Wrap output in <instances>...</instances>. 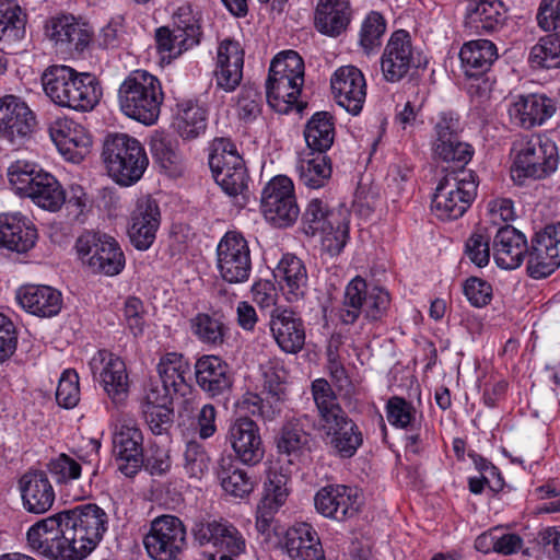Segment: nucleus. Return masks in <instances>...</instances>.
<instances>
[{
  "label": "nucleus",
  "instance_id": "2f4dec72",
  "mask_svg": "<svg viewBox=\"0 0 560 560\" xmlns=\"http://www.w3.org/2000/svg\"><path fill=\"white\" fill-rule=\"evenodd\" d=\"M16 298L24 310L38 317H54L62 308L60 291L50 285H24L18 291Z\"/></svg>",
  "mask_w": 560,
  "mask_h": 560
},
{
  "label": "nucleus",
  "instance_id": "f8f14e48",
  "mask_svg": "<svg viewBox=\"0 0 560 560\" xmlns=\"http://www.w3.org/2000/svg\"><path fill=\"white\" fill-rule=\"evenodd\" d=\"M89 366L98 380L107 397L115 406L126 402L130 390V380L125 361L117 354L102 349L90 360Z\"/></svg>",
  "mask_w": 560,
  "mask_h": 560
},
{
  "label": "nucleus",
  "instance_id": "c03bdc74",
  "mask_svg": "<svg viewBox=\"0 0 560 560\" xmlns=\"http://www.w3.org/2000/svg\"><path fill=\"white\" fill-rule=\"evenodd\" d=\"M158 373L165 387L175 394L186 395L189 388L186 382L189 364L183 354L176 352L164 354L158 364Z\"/></svg>",
  "mask_w": 560,
  "mask_h": 560
},
{
  "label": "nucleus",
  "instance_id": "9b49d317",
  "mask_svg": "<svg viewBox=\"0 0 560 560\" xmlns=\"http://www.w3.org/2000/svg\"><path fill=\"white\" fill-rule=\"evenodd\" d=\"M261 213L276 228L291 226L300 215V208L291 178L278 175L261 191Z\"/></svg>",
  "mask_w": 560,
  "mask_h": 560
},
{
  "label": "nucleus",
  "instance_id": "338daca9",
  "mask_svg": "<svg viewBox=\"0 0 560 560\" xmlns=\"http://www.w3.org/2000/svg\"><path fill=\"white\" fill-rule=\"evenodd\" d=\"M47 469L59 485H68L79 479L82 472L80 463L65 453L51 458Z\"/></svg>",
  "mask_w": 560,
  "mask_h": 560
},
{
  "label": "nucleus",
  "instance_id": "6e6d98bb",
  "mask_svg": "<svg viewBox=\"0 0 560 560\" xmlns=\"http://www.w3.org/2000/svg\"><path fill=\"white\" fill-rule=\"evenodd\" d=\"M432 150L436 159L462 165L467 164L474 154L471 145L460 141L459 136L433 141Z\"/></svg>",
  "mask_w": 560,
  "mask_h": 560
},
{
  "label": "nucleus",
  "instance_id": "c9c22d12",
  "mask_svg": "<svg viewBox=\"0 0 560 560\" xmlns=\"http://www.w3.org/2000/svg\"><path fill=\"white\" fill-rule=\"evenodd\" d=\"M273 275L289 302H296L305 296L308 276L306 267L300 258L290 254L284 255Z\"/></svg>",
  "mask_w": 560,
  "mask_h": 560
},
{
  "label": "nucleus",
  "instance_id": "8fccbe9b",
  "mask_svg": "<svg viewBox=\"0 0 560 560\" xmlns=\"http://www.w3.org/2000/svg\"><path fill=\"white\" fill-rule=\"evenodd\" d=\"M72 75H74V69L65 65L50 66L43 72L44 92L54 104L62 107Z\"/></svg>",
  "mask_w": 560,
  "mask_h": 560
},
{
  "label": "nucleus",
  "instance_id": "a211bd4d",
  "mask_svg": "<svg viewBox=\"0 0 560 560\" xmlns=\"http://www.w3.org/2000/svg\"><path fill=\"white\" fill-rule=\"evenodd\" d=\"M113 452L118 469L125 476L133 477L144 464L141 430L129 422L117 425L113 435Z\"/></svg>",
  "mask_w": 560,
  "mask_h": 560
},
{
  "label": "nucleus",
  "instance_id": "4d7b16f0",
  "mask_svg": "<svg viewBox=\"0 0 560 560\" xmlns=\"http://www.w3.org/2000/svg\"><path fill=\"white\" fill-rule=\"evenodd\" d=\"M530 61L541 68L560 67V33L542 37L530 50Z\"/></svg>",
  "mask_w": 560,
  "mask_h": 560
},
{
  "label": "nucleus",
  "instance_id": "4c0bfd02",
  "mask_svg": "<svg viewBox=\"0 0 560 560\" xmlns=\"http://www.w3.org/2000/svg\"><path fill=\"white\" fill-rule=\"evenodd\" d=\"M350 19L351 9L348 0H318L314 24L319 33L337 37L347 30Z\"/></svg>",
  "mask_w": 560,
  "mask_h": 560
},
{
  "label": "nucleus",
  "instance_id": "393cba45",
  "mask_svg": "<svg viewBox=\"0 0 560 560\" xmlns=\"http://www.w3.org/2000/svg\"><path fill=\"white\" fill-rule=\"evenodd\" d=\"M556 112L555 101L545 94L518 95L509 107L513 124L530 129L542 125Z\"/></svg>",
  "mask_w": 560,
  "mask_h": 560
},
{
  "label": "nucleus",
  "instance_id": "b1692460",
  "mask_svg": "<svg viewBox=\"0 0 560 560\" xmlns=\"http://www.w3.org/2000/svg\"><path fill=\"white\" fill-rule=\"evenodd\" d=\"M289 479L290 477L281 468L271 467L268 470L265 493L256 512V527L260 533L269 529L275 513L287 501Z\"/></svg>",
  "mask_w": 560,
  "mask_h": 560
},
{
  "label": "nucleus",
  "instance_id": "ddd939ff",
  "mask_svg": "<svg viewBox=\"0 0 560 560\" xmlns=\"http://www.w3.org/2000/svg\"><path fill=\"white\" fill-rule=\"evenodd\" d=\"M217 265L220 276L229 283L248 280L252 270L250 250L241 233H225L217 248Z\"/></svg>",
  "mask_w": 560,
  "mask_h": 560
},
{
  "label": "nucleus",
  "instance_id": "72a5a7b5",
  "mask_svg": "<svg viewBox=\"0 0 560 560\" xmlns=\"http://www.w3.org/2000/svg\"><path fill=\"white\" fill-rule=\"evenodd\" d=\"M51 40L68 50L83 51L91 43L92 30L71 15L52 18L46 26Z\"/></svg>",
  "mask_w": 560,
  "mask_h": 560
},
{
  "label": "nucleus",
  "instance_id": "a878e982",
  "mask_svg": "<svg viewBox=\"0 0 560 560\" xmlns=\"http://www.w3.org/2000/svg\"><path fill=\"white\" fill-rule=\"evenodd\" d=\"M24 509L33 514H44L55 502V490L46 472L30 470L19 480Z\"/></svg>",
  "mask_w": 560,
  "mask_h": 560
},
{
  "label": "nucleus",
  "instance_id": "6e6552de",
  "mask_svg": "<svg viewBox=\"0 0 560 560\" xmlns=\"http://www.w3.org/2000/svg\"><path fill=\"white\" fill-rule=\"evenodd\" d=\"M172 19V27L161 26L155 31L156 49L167 63L198 46L202 36L199 19L190 5L179 7Z\"/></svg>",
  "mask_w": 560,
  "mask_h": 560
},
{
  "label": "nucleus",
  "instance_id": "4468645a",
  "mask_svg": "<svg viewBox=\"0 0 560 560\" xmlns=\"http://www.w3.org/2000/svg\"><path fill=\"white\" fill-rule=\"evenodd\" d=\"M560 267V222L536 232L530 240L527 272L533 279L549 277Z\"/></svg>",
  "mask_w": 560,
  "mask_h": 560
},
{
  "label": "nucleus",
  "instance_id": "3c124183",
  "mask_svg": "<svg viewBox=\"0 0 560 560\" xmlns=\"http://www.w3.org/2000/svg\"><path fill=\"white\" fill-rule=\"evenodd\" d=\"M312 395L322 424H326L347 413L339 405L335 392L326 380L317 378L312 383Z\"/></svg>",
  "mask_w": 560,
  "mask_h": 560
},
{
  "label": "nucleus",
  "instance_id": "e2e57ef3",
  "mask_svg": "<svg viewBox=\"0 0 560 560\" xmlns=\"http://www.w3.org/2000/svg\"><path fill=\"white\" fill-rule=\"evenodd\" d=\"M230 525L229 522L223 520H200L195 523L191 534L199 546L211 545L215 549L221 537L229 533Z\"/></svg>",
  "mask_w": 560,
  "mask_h": 560
},
{
  "label": "nucleus",
  "instance_id": "20e7f679",
  "mask_svg": "<svg viewBox=\"0 0 560 560\" xmlns=\"http://www.w3.org/2000/svg\"><path fill=\"white\" fill-rule=\"evenodd\" d=\"M118 102L126 116L152 125L160 116L163 102L161 83L147 71H133L120 84Z\"/></svg>",
  "mask_w": 560,
  "mask_h": 560
},
{
  "label": "nucleus",
  "instance_id": "423d86ee",
  "mask_svg": "<svg viewBox=\"0 0 560 560\" xmlns=\"http://www.w3.org/2000/svg\"><path fill=\"white\" fill-rule=\"evenodd\" d=\"M389 306L388 291L377 285L369 287L363 278L355 277L345 289L338 318L345 325L354 324L360 315L369 322H382Z\"/></svg>",
  "mask_w": 560,
  "mask_h": 560
},
{
  "label": "nucleus",
  "instance_id": "aec40b11",
  "mask_svg": "<svg viewBox=\"0 0 560 560\" xmlns=\"http://www.w3.org/2000/svg\"><path fill=\"white\" fill-rule=\"evenodd\" d=\"M330 85L338 105L352 115L362 110L366 97V82L360 69L354 66L340 67L332 74Z\"/></svg>",
  "mask_w": 560,
  "mask_h": 560
},
{
  "label": "nucleus",
  "instance_id": "052dcab7",
  "mask_svg": "<svg viewBox=\"0 0 560 560\" xmlns=\"http://www.w3.org/2000/svg\"><path fill=\"white\" fill-rule=\"evenodd\" d=\"M269 74L304 81V61L294 50L282 51L272 59Z\"/></svg>",
  "mask_w": 560,
  "mask_h": 560
},
{
  "label": "nucleus",
  "instance_id": "9d476101",
  "mask_svg": "<svg viewBox=\"0 0 560 560\" xmlns=\"http://www.w3.org/2000/svg\"><path fill=\"white\" fill-rule=\"evenodd\" d=\"M143 545L153 560H179L188 545L186 526L177 516H159L151 522Z\"/></svg>",
  "mask_w": 560,
  "mask_h": 560
},
{
  "label": "nucleus",
  "instance_id": "f257e3e1",
  "mask_svg": "<svg viewBox=\"0 0 560 560\" xmlns=\"http://www.w3.org/2000/svg\"><path fill=\"white\" fill-rule=\"evenodd\" d=\"M63 560H83L100 544L108 528L107 513L89 503L58 513Z\"/></svg>",
  "mask_w": 560,
  "mask_h": 560
},
{
  "label": "nucleus",
  "instance_id": "412c9836",
  "mask_svg": "<svg viewBox=\"0 0 560 560\" xmlns=\"http://www.w3.org/2000/svg\"><path fill=\"white\" fill-rule=\"evenodd\" d=\"M226 441L233 448L236 457L246 465H256L265 454L259 428L248 417L237 418L229 427Z\"/></svg>",
  "mask_w": 560,
  "mask_h": 560
},
{
  "label": "nucleus",
  "instance_id": "a19ab883",
  "mask_svg": "<svg viewBox=\"0 0 560 560\" xmlns=\"http://www.w3.org/2000/svg\"><path fill=\"white\" fill-rule=\"evenodd\" d=\"M304 81L268 75L266 94L268 104L278 113L287 114L298 103Z\"/></svg>",
  "mask_w": 560,
  "mask_h": 560
},
{
  "label": "nucleus",
  "instance_id": "cd10ccee",
  "mask_svg": "<svg viewBox=\"0 0 560 560\" xmlns=\"http://www.w3.org/2000/svg\"><path fill=\"white\" fill-rule=\"evenodd\" d=\"M198 386L211 397L228 393L233 385V376L226 362L218 355H202L195 364Z\"/></svg>",
  "mask_w": 560,
  "mask_h": 560
},
{
  "label": "nucleus",
  "instance_id": "09e8293b",
  "mask_svg": "<svg viewBox=\"0 0 560 560\" xmlns=\"http://www.w3.org/2000/svg\"><path fill=\"white\" fill-rule=\"evenodd\" d=\"M223 490L236 498H245L253 489L255 481L247 472L235 465L230 458H222L217 471Z\"/></svg>",
  "mask_w": 560,
  "mask_h": 560
},
{
  "label": "nucleus",
  "instance_id": "5fc2aeb1",
  "mask_svg": "<svg viewBox=\"0 0 560 560\" xmlns=\"http://www.w3.org/2000/svg\"><path fill=\"white\" fill-rule=\"evenodd\" d=\"M210 464L211 458L202 443L195 440L186 443L182 465L189 478L202 479L208 474Z\"/></svg>",
  "mask_w": 560,
  "mask_h": 560
},
{
  "label": "nucleus",
  "instance_id": "6ab92c4d",
  "mask_svg": "<svg viewBox=\"0 0 560 560\" xmlns=\"http://www.w3.org/2000/svg\"><path fill=\"white\" fill-rule=\"evenodd\" d=\"M49 135L59 152L72 163H80L92 144L86 129L68 117L55 119L49 126Z\"/></svg>",
  "mask_w": 560,
  "mask_h": 560
},
{
  "label": "nucleus",
  "instance_id": "dca6fc26",
  "mask_svg": "<svg viewBox=\"0 0 560 560\" xmlns=\"http://www.w3.org/2000/svg\"><path fill=\"white\" fill-rule=\"evenodd\" d=\"M37 125L36 116L28 105L15 95L0 98V140L21 143Z\"/></svg>",
  "mask_w": 560,
  "mask_h": 560
},
{
  "label": "nucleus",
  "instance_id": "39448f33",
  "mask_svg": "<svg viewBox=\"0 0 560 560\" xmlns=\"http://www.w3.org/2000/svg\"><path fill=\"white\" fill-rule=\"evenodd\" d=\"M512 179L523 184L525 178L541 179L552 174L559 163L558 148L546 136L532 135L514 143Z\"/></svg>",
  "mask_w": 560,
  "mask_h": 560
},
{
  "label": "nucleus",
  "instance_id": "f03ea898",
  "mask_svg": "<svg viewBox=\"0 0 560 560\" xmlns=\"http://www.w3.org/2000/svg\"><path fill=\"white\" fill-rule=\"evenodd\" d=\"M350 212L345 207H331L327 200L311 199L301 218V229L307 236H320L324 248L338 255L349 238Z\"/></svg>",
  "mask_w": 560,
  "mask_h": 560
},
{
  "label": "nucleus",
  "instance_id": "de8ad7c7",
  "mask_svg": "<svg viewBox=\"0 0 560 560\" xmlns=\"http://www.w3.org/2000/svg\"><path fill=\"white\" fill-rule=\"evenodd\" d=\"M26 14L14 0H0V40L15 43L25 35Z\"/></svg>",
  "mask_w": 560,
  "mask_h": 560
},
{
  "label": "nucleus",
  "instance_id": "774afa93",
  "mask_svg": "<svg viewBox=\"0 0 560 560\" xmlns=\"http://www.w3.org/2000/svg\"><path fill=\"white\" fill-rule=\"evenodd\" d=\"M56 400L63 408L70 409L80 400L79 375L74 370H66L59 380Z\"/></svg>",
  "mask_w": 560,
  "mask_h": 560
},
{
  "label": "nucleus",
  "instance_id": "f704fd0d",
  "mask_svg": "<svg viewBox=\"0 0 560 560\" xmlns=\"http://www.w3.org/2000/svg\"><path fill=\"white\" fill-rule=\"evenodd\" d=\"M322 427L331 448L341 458H351L363 444L362 431L347 413Z\"/></svg>",
  "mask_w": 560,
  "mask_h": 560
},
{
  "label": "nucleus",
  "instance_id": "49530a36",
  "mask_svg": "<svg viewBox=\"0 0 560 560\" xmlns=\"http://www.w3.org/2000/svg\"><path fill=\"white\" fill-rule=\"evenodd\" d=\"M207 109L194 101H184L178 104L176 129L185 140H192L205 133L207 129Z\"/></svg>",
  "mask_w": 560,
  "mask_h": 560
},
{
  "label": "nucleus",
  "instance_id": "e433bc0d",
  "mask_svg": "<svg viewBox=\"0 0 560 560\" xmlns=\"http://www.w3.org/2000/svg\"><path fill=\"white\" fill-rule=\"evenodd\" d=\"M69 86L62 107L77 112L92 110L100 103L103 94L101 83L95 75L79 72L75 69Z\"/></svg>",
  "mask_w": 560,
  "mask_h": 560
},
{
  "label": "nucleus",
  "instance_id": "2eb2a0df",
  "mask_svg": "<svg viewBox=\"0 0 560 560\" xmlns=\"http://www.w3.org/2000/svg\"><path fill=\"white\" fill-rule=\"evenodd\" d=\"M361 504L359 490L346 485L325 486L314 497L316 511L337 522H346L357 516Z\"/></svg>",
  "mask_w": 560,
  "mask_h": 560
},
{
  "label": "nucleus",
  "instance_id": "bf43d9fd",
  "mask_svg": "<svg viewBox=\"0 0 560 560\" xmlns=\"http://www.w3.org/2000/svg\"><path fill=\"white\" fill-rule=\"evenodd\" d=\"M215 183L232 197L244 195L248 186V174L244 165L212 172Z\"/></svg>",
  "mask_w": 560,
  "mask_h": 560
},
{
  "label": "nucleus",
  "instance_id": "c85d7f7f",
  "mask_svg": "<svg viewBox=\"0 0 560 560\" xmlns=\"http://www.w3.org/2000/svg\"><path fill=\"white\" fill-rule=\"evenodd\" d=\"M529 246L525 235L512 225L500 228L493 238V257L502 269L518 268L525 256H528Z\"/></svg>",
  "mask_w": 560,
  "mask_h": 560
},
{
  "label": "nucleus",
  "instance_id": "13d9d810",
  "mask_svg": "<svg viewBox=\"0 0 560 560\" xmlns=\"http://www.w3.org/2000/svg\"><path fill=\"white\" fill-rule=\"evenodd\" d=\"M240 165H244V160L238 154L236 145L226 138L214 139L211 153L209 154L211 172Z\"/></svg>",
  "mask_w": 560,
  "mask_h": 560
},
{
  "label": "nucleus",
  "instance_id": "37998d69",
  "mask_svg": "<svg viewBox=\"0 0 560 560\" xmlns=\"http://www.w3.org/2000/svg\"><path fill=\"white\" fill-rule=\"evenodd\" d=\"M26 197L31 198L38 207L49 211L59 210L66 202V192L60 183L55 176L43 170H38L35 183Z\"/></svg>",
  "mask_w": 560,
  "mask_h": 560
},
{
  "label": "nucleus",
  "instance_id": "79ce46f5",
  "mask_svg": "<svg viewBox=\"0 0 560 560\" xmlns=\"http://www.w3.org/2000/svg\"><path fill=\"white\" fill-rule=\"evenodd\" d=\"M301 183L318 189L327 185L332 174L330 159L322 152H306L301 155L296 166Z\"/></svg>",
  "mask_w": 560,
  "mask_h": 560
},
{
  "label": "nucleus",
  "instance_id": "864d4df0",
  "mask_svg": "<svg viewBox=\"0 0 560 560\" xmlns=\"http://www.w3.org/2000/svg\"><path fill=\"white\" fill-rule=\"evenodd\" d=\"M304 421H307V416L294 418L284 423L277 443L280 453L295 454L307 445L308 434L304 429Z\"/></svg>",
  "mask_w": 560,
  "mask_h": 560
},
{
  "label": "nucleus",
  "instance_id": "0e129e2a",
  "mask_svg": "<svg viewBox=\"0 0 560 560\" xmlns=\"http://www.w3.org/2000/svg\"><path fill=\"white\" fill-rule=\"evenodd\" d=\"M38 167L36 164L18 160L13 162L8 168V178L10 184L22 196H27L35 183V176L38 175Z\"/></svg>",
  "mask_w": 560,
  "mask_h": 560
},
{
  "label": "nucleus",
  "instance_id": "680f3d73",
  "mask_svg": "<svg viewBox=\"0 0 560 560\" xmlns=\"http://www.w3.org/2000/svg\"><path fill=\"white\" fill-rule=\"evenodd\" d=\"M386 416L388 422L401 429L415 428L417 410L415 406L399 396H393L386 404Z\"/></svg>",
  "mask_w": 560,
  "mask_h": 560
},
{
  "label": "nucleus",
  "instance_id": "69168bd1",
  "mask_svg": "<svg viewBox=\"0 0 560 560\" xmlns=\"http://www.w3.org/2000/svg\"><path fill=\"white\" fill-rule=\"evenodd\" d=\"M246 541L240 530L230 525L229 533L221 537L215 552L210 553L208 560H235L236 557L245 552Z\"/></svg>",
  "mask_w": 560,
  "mask_h": 560
},
{
  "label": "nucleus",
  "instance_id": "c756f323",
  "mask_svg": "<svg viewBox=\"0 0 560 560\" xmlns=\"http://www.w3.org/2000/svg\"><path fill=\"white\" fill-rule=\"evenodd\" d=\"M37 230L21 213L0 214V245L9 250L26 253L34 247Z\"/></svg>",
  "mask_w": 560,
  "mask_h": 560
},
{
  "label": "nucleus",
  "instance_id": "bb28decb",
  "mask_svg": "<svg viewBox=\"0 0 560 560\" xmlns=\"http://www.w3.org/2000/svg\"><path fill=\"white\" fill-rule=\"evenodd\" d=\"M244 51L235 40L225 39L218 47L214 80L217 88L233 92L243 78Z\"/></svg>",
  "mask_w": 560,
  "mask_h": 560
},
{
  "label": "nucleus",
  "instance_id": "7c9ffc66",
  "mask_svg": "<svg viewBox=\"0 0 560 560\" xmlns=\"http://www.w3.org/2000/svg\"><path fill=\"white\" fill-rule=\"evenodd\" d=\"M30 549L51 560H63L58 513L36 522L26 533Z\"/></svg>",
  "mask_w": 560,
  "mask_h": 560
},
{
  "label": "nucleus",
  "instance_id": "603ef678",
  "mask_svg": "<svg viewBox=\"0 0 560 560\" xmlns=\"http://www.w3.org/2000/svg\"><path fill=\"white\" fill-rule=\"evenodd\" d=\"M192 334L203 343L221 346L224 342L228 327L220 317L199 313L190 320Z\"/></svg>",
  "mask_w": 560,
  "mask_h": 560
},
{
  "label": "nucleus",
  "instance_id": "5701e85b",
  "mask_svg": "<svg viewBox=\"0 0 560 560\" xmlns=\"http://www.w3.org/2000/svg\"><path fill=\"white\" fill-rule=\"evenodd\" d=\"M270 331L277 345L288 353L299 352L305 342L303 320L290 308L276 306L270 312Z\"/></svg>",
  "mask_w": 560,
  "mask_h": 560
},
{
  "label": "nucleus",
  "instance_id": "f3484780",
  "mask_svg": "<svg viewBox=\"0 0 560 560\" xmlns=\"http://www.w3.org/2000/svg\"><path fill=\"white\" fill-rule=\"evenodd\" d=\"M413 67L416 59L409 33L405 30L395 31L381 57L384 80L389 83L400 82Z\"/></svg>",
  "mask_w": 560,
  "mask_h": 560
},
{
  "label": "nucleus",
  "instance_id": "473e14b6",
  "mask_svg": "<svg viewBox=\"0 0 560 560\" xmlns=\"http://www.w3.org/2000/svg\"><path fill=\"white\" fill-rule=\"evenodd\" d=\"M284 549L291 560H326L318 534L307 523L295 524L287 530Z\"/></svg>",
  "mask_w": 560,
  "mask_h": 560
},
{
  "label": "nucleus",
  "instance_id": "ea45409f",
  "mask_svg": "<svg viewBox=\"0 0 560 560\" xmlns=\"http://www.w3.org/2000/svg\"><path fill=\"white\" fill-rule=\"evenodd\" d=\"M498 58L495 45L488 39L465 43L459 51L462 67L467 77L478 78L487 72Z\"/></svg>",
  "mask_w": 560,
  "mask_h": 560
},
{
  "label": "nucleus",
  "instance_id": "7ed1b4c3",
  "mask_svg": "<svg viewBox=\"0 0 560 560\" xmlns=\"http://www.w3.org/2000/svg\"><path fill=\"white\" fill-rule=\"evenodd\" d=\"M102 160L108 175L121 186L143 176L149 159L141 142L127 133H112L103 142Z\"/></svg>",
  "mask_w": 560,
  "mask_h": 560
},
{
  "label": "nucleus",
  "instance_id": "4be33fe9",
  "mask_svg": "<svg viewBox=\"0 0 560 560\" xmlns=\"http://www.w3.org/2000/svg\"><path fill=\"white\" fill-rule=\"evenodd\" d=\"M161 222L158 202L149 197H141L130 217L128 235L131 244L139 250H147L154 242Z\"/></svg>",
  "mask_w": 560,
  "mask_h": 560
},
{
  "label": "nucleus",
  "instance_id": "0eeeda50",
  "mask_svg": "<svg viewBox=\"0 0 560 560\" xmlns=\"http://www.w3.org/2000/svg\"><path fill=\"white\" fill-rule=\"evenodd\" d=\"M478 182L470 170L447 173L438 184L432 211L442 220H456L468 210L477 196Z\"/></svg>",
  "mask_w": 560,
  "mask_h": 560
},
{
  "label": "nucleus",
  "instance_id": "58836bf2",
  "mask_svg": "<svg viewBox=\"0 0 560 560\" xmlns=\"http://www.w3.org/2000/svg\"><path fill=\"white\" fill-rule=\"evenodd\" d=\"M505 21L504 4L499 0H479L470 2L466 25L474 33H491L500 30Z\"/></svg>",
  "mask_w": 560,
  "mask_h": 560
},
{
  "label": "nucleus",
  "instance_id": "1a4fd4ad",
  "mask_svg": "<svg viewBox=\"0 0 560 560\" xmlns=\"http://www.w3.org/2000/svg\"><path fill=\"white\" fill-rule=\"evenodd\" d=\"M82 264L93 273L116 276L125 267V255L118 242L104 233L88 231L75 242Z\"/></svg>",
  "mask_w": 560,
  "mask_h": 560
},
{
  "label": "nucleus",
  "instance_id": "a18cd8bd",
  "mask_svg": "<svg viewBox=\"0 0 560 560\" xmlns=\"http://www.w3.org/2000/svg\"><path fill=\"white\" fill-rule=\"evenodd\" d=\"M304 138L310 152L325 153L335 139L332 116L327 112L315 113L305 126Z\"/></svg>",
  "mask_w": 560,
  "mask_h": 560
}]
</instances>
